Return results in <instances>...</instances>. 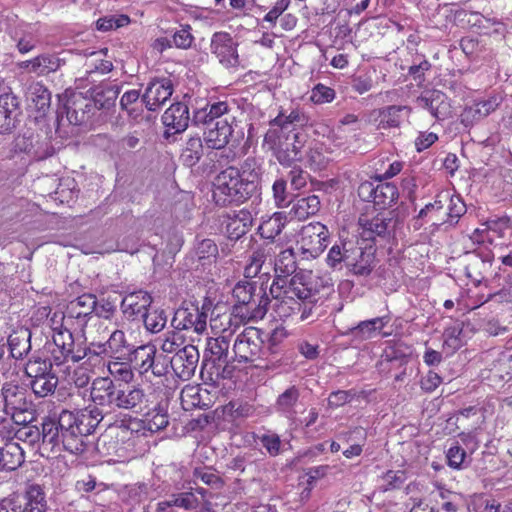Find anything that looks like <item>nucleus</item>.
Returning a JSON list of instances; mask_svg holds the SVG:
<instances>
[{"label": "nucleus", "mask_w": 512, "mask_h": 512, "mask_svg": "<svg viewBox=\"0 0 512 512\" xmlns=\"http://www.w3.org/2000/svg\"><path fill=\"white\" fill-rule=\"evenodd\" d=\"M199 356V351L194 345H186L178 350L170 359L175 375L184 381L189 380L195 373Z\"/></svg>", "instance_id": "11"}, {"label": "nucleus", "mask_w": 512, "mask_h": 512, "mask_svg": "<svg viewBox=\"0 0 512 512\" xmlns=\"http://www.w3.org/2000/svg\"><path fill=\"white\" fill-rule=\"evenodd\" d=\"M24 451L10 436L0 438V471H14L24 462Z\"/></svg>", "instance_id": "17"}, {"label": "nucleus", "mask_w": 512, "mask_h": 512, "mask_svg": "<svg viewBox=\"0 0 512 512\" xmlns=\"http://www.w3.org/2000/svg\"><path fill=\"white\" fill-rule=\"evenodd\" d=\"M439 100V95L431 100L428 98L421 99V101L424 102L425 108H427L435 118L444 119L449 114V105L443 100Z\"/></svg>", "instance_id": "55"}, {"label": "nucleus", "mask_w": 512, "mask_h": 512, "mask_svg": "<svg viewBox=\"0 0 512 512\" xmlns=\"http://www.w3.org/2000/svg\"><path fill=\"white\" fill-rule=\"evenodd\" d=\"M131 354H133V358H131V360L135 362V365L139 368L140 373H146L154 364L156 348L153 345H142L136 349L133 348Z\"/></svg>", "instance_id": "40"}, {"label": "nucleus", "mask_w": 512, "mask_h": 512, "mask_svg": "<svg viewBox=\"0 0 512 512\" xmlns=\"http://www.w3.org/2000/svg\"><path fill=\"white\" fill-rule=\"evenodd\" d=\"M490 263V259L484 260L476 255H473L465 266V273L474 283H480L483 279V270Z\"/></svg>", "instance_id": "51"}, {"label": "nucleus", "mask_w": 512, "mask_h": 512, "mask_svg": "<svg viewBox=\"0 0 512 512\" xmlns=\"http://www.w3.org/2000/svg\"><path fill=\"white\" fill-rule=\"evenodd\" d=\"M320 209V200L316 195L298 198L293 201L289 214L297 220H305L315 215Z\"/></svg>", "instance_id": "32"}, {"label": "nucleus", "mask_w": 512, "mask_h": 512, "mask_svg": "<svg viewBox=\"0 0 512 512\" xmlns=\"http://www.w3.org/2000/svg\"><path fill=\"white\" fill-rule=\"evenodd\" d=\"M233 122V119H218L216 122L203 124L204 140L208 148L219 150L229 143L233 134Z\"/></svg>", "instance_id": "13"}, {"label": "nucleus", "mask_w": 512, "mask_h": 512, "mask_svg": "<svg viewBox=\"0 0 512 512\" xmlns=\"http://www.w3.org/2000/svg\"><path fill=\"white\" fill-rule=\"evenodd\" d=\"M21 114L17 97L11 94L0 96V134L10 133Z\"/></svg>", "instance_id": "21"}, {"label": "nucleus", "mask_w": 512, "mask_h": 512, "mask_svg": "<svg viewBox=\"0 0 512 512\" xmlns=\"http://www.w3.org/2000/svg\"><path fill=\"white\" fill-rule=\"evenodd\" d=\"M28 385L31 387L35 396L45 398L55 392L58 385V378L51 372L38 379L29 380Z\"/></svg>", "instance_id": "41"}, {"label": "nucleus", "mask_w": 512, "mask_h": 512, "mask_svg": "<svg viewBox=\"0 0 512 512\" xmlns=\"http://www.w3.org/2000/svg\"><path fill=\"white\" fill-rule=\"evenodd\" d=\"M251 226V220L249 213L240 212V214L232 219L227 225V231L231 238L238 239L244 235L249 227Z\"/></svg>", "instance_id": "50"}, {"label": "nucleus", "mask_w": 512, "mask_h": 512, "mask_svg": "<svg viewBox=\"0 0 512 512\" xmlns=\"http://www.w3.org/2000/svg\"><path fill=\"white\" fill-rule=\"evenodd\" d=\"M274 268L276 273L283 277L293 274L297 269L294 250L292 248L280 250L275 259Z\"/></svg>", "instance_id": "42"}, {"label": "nucleus", "mask_w": 512, "mask_h": 512, "mask_svg": "<svg viewBox=\"0 0 512 512\" xmlns=\"http://www.w3.org/2000/svg\"><path fill=\"white\" fill-rule=\"evenodd\" d=\"M172 507H180L185 510L195 509L199 505L198 498L192 492H182L170 496Z\"/></svg>", "instance_id": "54"}, {"label": "nucleus", "mask_w": 512, "mask_h": 512, "mask_svg": "<svg viewBox=\"0 0 512 512\" xmlns=\"http://www.w3.org/2000/svg\"><path fill=\"white\" fill-rule=\"evenodd\" d=\"M12 434H15L17 439L27 442L30 445L38 443L40 441L41 435L40 430L36 426H24L18 429L16 432L13 431Z\"/></svg>", "instance_id": "60"}, {"label": "nucleus", "mask_w": 512, "mask_h": 512, "mask_svg": "<svg viewBox=\"0 0 512 512\" xmlns=\"http://www.w3.org/2000/svg\"><path fill=\"white\" fill-rule=\"evenodd\" d=\"M363 227L364 232L368 234L367 238H374L375 236L385 237L391 232L392 218L377 215L363 224Z\"/></svg>", "instance_id": "43"}, {"label": "nucleus", "mask_w": 512, "mask_h": 512, "mask_svg": "<svg viewBox=\"0 0 512 512\" xmlns=\"http://www.w3.org/2000/svg\"><path fill=\"white\" fill-rule=\"evenodd\" d=\"M183 344V337L175 331L168 332L161 345V350L165 353H176Z\"/></svg>", "instance_id": "61"}, {"label": "nucleus", "mask_w": 512, "mask_h": 512, "mask_svg": "<svg viewBox=\"0 0 512 512\" xmlns=\"http://www.w3.org/2000/svg\"><path fill=\"white\" fill-rule=\"evenodd\" d=\"M262 343L259 329L245 328L234 340L231 360L239 363L254 362L260 357Z\"/></svg>", "instance_id": "8"}, {"label": "nucleus", "mask_w": 512, "mask_h": 512, "mask_svg": "<svg viewBox=\"0 0 512 512\" xmlns=\"http://www.w3.org/2000/svg\"><path fill=\"white\" fill-rule=\"evenodd\" d=\"M449 206H448V220L452 222H457L458 219L465 214L466 212V205L461 200L459 196H449L448 199Z\"/></svg>", "instance_id": "59"}, {"label": "nucleus", "mask_w": 512, "mask_h": 512, "mask_svg": "<svg viewBox=\"0 0 512 512\" xmlns=\"http://www.w3.org/2000/svg\"><path fill=\"white\" fill-rule=\"evenodd\" d=\"M1 392L6 409H11L13 411L25 410L27 404L25 393L19 386L13 384H4Z\"/></svg>", "instance_id": "37"}, {"label": "nucleus", "mask_w": 512, "mask_h": 512, "mask_svg": "<svg viewBox=\"0 0 512 512\" xmlns=\"http://www.w3.org/2000/svg\"><path fill=\"white\" fill-rule=\"evenodd\" d=\"M28 98L32 102L33 107L40 113V116L50 108L51 93L40 82L32 83L28 88Z\"/></svg>", "instance_id": "33"}, {"label": "nucleus", "mask_w": 512, "mask_h": 512, "mask_svg": "<svg viewBox=\"0 0 512 512\" xmlns=\"http://www.w3.org/2000/svg\"><path fill=\"white\" fill-rule=\"evenodd\" d=\"M130 19L127 15H108L96 21V28L99 31L107 32L112 29L127 25Z\"/></svg>", "instance_id": "52"}, {"label": "nucleus", "mask_w": 512, "mask_h": 512, "mask_svg": "<svg viewBox=\"0 0 512 512\" xmlns=\"http://www.w3.org/2000/svg\"><path fill=\"white\" fill-rule=\"evenodd\" d=\"M15 146L19 151L33 155L34 157L41 159L42 156L38 155L34 150V139L32 135L26 136L20 135L16 138Z\"/></svg>", "instance_id": "64"}, {"label": "nucleus", "mask_w": 512, "mask_h": 512, "mask_svg": "<svg viewBox=\"0 0 512 512\" xmlns=\"http://www.w3.org/2000/svg\"><path fill=\"white\" fill-rule=\"evenodd\" d=\"M279 248V244L275 241H266L259 245L251 254L249 264L245 267V277L254 278L256 277L263 267L269 261V265L272 264V257L276 255V251Z\"/></svg>", "instance_id": "18"}, {"label": "nucleus", "mask_w": 512, "mask_h": 512, "mask_svg": "<svg viewBox=\"0 0 512 512\" xmlns=\"http://www.w3.org/2000/svg\"><path fill=\"white\" fill-rule=\"evenodd\" d=\"M105 347L108 348V350H106L108 357L117 360L127 359L133 351V346L128 342L122 330L113 331L109 339L105 342Z\"/></svg>", "instance_id": "29"}, {"label": "nucleus", "mask_w": 512, "mask_h": 512, "mask_svg": "<svg viewBox=\"0 0 512 512\" xmlns=\"http://www.w3.org/2000/svg\"><path fill=\"white\" fill-rule=\"evenodd\" d=\"M300 406V389L297 386L292 385L278 395L274 404V409L280 415L294 421L298 413V407Z\"/></svg>", "instance_id": "20"}, {"label": "nucleus", "mask_w": 512, "mask_h": 512, "mask_svg": "<svg viewBox=\"0 0 512 512\" xmlns=\"http://www.w3.org/2000/svg\"><path fill=\"white\" fill-rule=\"evenodd\" d=\"M109 373L116 379H119L120 383L129 384L133 379V372L126 363L122 362H109L108 364Z\"/></svg>", "instance_id": "56"}, {"label": "nucleus", "mask_w": 512, "mask_h": 512, "mask_svg": "<svg viewBox=\"0 0 512 512\" xmlns=\"http://www.w3.org/2000/svg\"><path fill=\"white\" fill-rule=\"evenodd\" d=\"M119 94V87L113 84H105L94 90L93 106L98 109H110L115 105Z\"/></svg>", "instance_id": "36"}, {"label": "nucleus", "mask_w": 512, "mask_h": 512, "mask_svg": "<svg viewBox=\"0 0 512 512\" xmlns=\"http://www.w3.org/2000/svg\"><path fill=\"white\" fill-rule=\"evenodd\" d=\"M213 197L217 204L225 206L231 202H244L253 194L245 188L239 169L233 166L221 171L214 179Z\"/></svg>", "instance_id": "4"}, {"label": "nucleus", "mask_w": 512, "mask_h": 512, "mask_svg": "<svg viewBox=\"0 0 512 512\" xmlns=\"http://www.w3.org/2000/svg\"><path fill=\"white\" fill-rule=\"evenodd\" d=\"M211 51L226 68H235L240 64L237 43L228 33H215L213 35Z\"/></svg>", "instance_id": "10"}, {"label": "nucleus", "mask_w": 512, "mask_h": 512, "mask_svg": "<svg viewBox=\"0 0 512 512\" xmlns=\"http://www.w3.org/2000/svg\"><path fill=\"white\" fill-rule=\"evenodd\" d=\"M256 286L249 281H239L232 290L233 298L236 304L233 307V313L243 320L253 321L262 319L267 312L268 299L260 297L256 303Z\"/></svg>", "instance_id": "5"}, {"label": "nucleus", "mask_w": 512, "mask_h": 512, "mask_svg": "<svg viewBox=\"0 0 512 512\" xmlns=\"http://www.w3.org/2000/svg\"><path fill=\"white\" fill-rule=\"evenodd\" d=\"M195 254L199 260H210L218 254V248L211 239H203L197 243Z\"/></svg>", "instance_id": "57"}, {"label": "nucleus", "mask_w": 512, "mask_h": 512, "mask_svg": "<svg viewBox=\"0 0 512 512\" xmlns=\"http://www.w3.org/2000/svg\"><path fill=\"white\" fill-rule=\"evenodd\" d=\"M230 335L231 334L209 338L206 344L204 361H210L213 364H229L233 362L229 356Z\"/></svg>", "instance_id": "23"}, {"label": "nucleus", "mask_w": 512, "mask_h": 512, "mask_svg": "<svg viewBox=\"0 0 512 512\" xmlns=\"http://www.w3.org/2000/svg\"><path fill=\"white\" fill-rule=\"evenodd\" d=\"M152 297L146 291H136L127 294L121 302V310L125 318L134 321L142 319L151 306Z\"/></svg>", "instance_id": "16"}, {"label": "nucleus", "mask_w": 512, "mask_h": 512, "mask_svg": "<svg viewBox=\"0 0 512 512\" xmlns=\"http://www.w3.org/2000/svg\"><path fill=\"white\" fill-rule=\"evenodd\" d=\"M61 65V59L51 54H42L19 64L20 68L43 76L57 71Z\"/></svg>", "instance_id": "27"}, {"label": "nucleus", "mask_w": 512, "mask_h": 512, "mask_svg": "<svg viewBox=\"0 0 512 512\" xmlns=\"http://www.w3.org/2000/svg\"><path fill=\"white\" fill-rule=\"evenodd\" d=\"M351 249L345 245H333L327 255L326 262L330 268L341 269L342 263L347 267V258L350 256Z\"/></svg>", "instance_id": "49"}, {"label": "nucleus", "mask_w": 512, "mask_h": 512, "mask_svg": "<svg viewBox=\"0 0 512 512\" xmlns=\"http://www.w3.org/2000/svg\"><path fill=\"white\" fill-rule=\"evenodd\" d=\"M314 297L312 291L304 285H298L293 278L283 292V299L273 303V311L276 317L285 320L297 315L302 308L300 300H308Z\"/></svg>", "instance_id": "6"}, {"label": "nucleus", "mask_w": 512, "mask_h": 512, "mask_svg": "<svg viewBox=\"0 0 512 512\" xmlns=\"http://www.w3.org/2000/svg\"><path fill=\"white\" fill-rule=\"evenodd\" d=\"M144 326L147 331L151 333H159L162 331L167 323L166 312L162 309L147 310L142 317Z\"/></svg>", "instance_id": "45"}, {"label": "nucleus", "mask_w": 512, "mask_h": 512, "mask_svg": "<svg viewBox=\"0 0 512 512\" xmlns=\"http://www.w3.org/2000/svg\"><path fill=\"white\" fill-rule=\"evenodd\" d=\"M229 106L226 102H215L206 104L205 107L199 108L194 112L193 122L197 125L208 124L209 122H216L218 119H233L235 118L228 114Z\"/></svg>", "instance_id": "26"}, {"label": "nucleus", "mask_w": 512, "mask_h": 512, "mask_svg": "<svg viewBox=\"0 0 512 512\" xmlns=\"http://www.w3.org/2000/svg\"><path fill=\"white\" fill-rule=\"evenodd\" d=\"M335 98V91L323 84L316 85L312 92L310 99L315 104H324L333 101Z\"/></svg>", "instance_id": "58"}, {"label": "nucleus", "mask_w": 512, "mask_h": 512, "mask_svg": "<svg viewBox=\"0 0 512 512\" xmlns=\"http://www.w3.org/2000/svg\"><path fill=\"white\" fill-rule=\"evenodd\" d=\"M53 342L56 347L52 352L53 359L57 365H60L67 361V355L71 353V349L74 347V338L68 329H55Z\"/></svg>", "instance_id": "31"}, {"label": "nucleus", "mask_w": 512, "mask_h": 512, "mask_svg": "<svg viewBox=\"0 0 512 512\" xmlns=\"http://www.w3.org/2000/svg\"><path fill=\"white\" fill-rule=\"evenodd\" d=\"M107 417L103 407L95 405L78 411L63 410L60 413V429L63 449L71 454L85 451V438L92 434L99 423Z\"/></svg>", "instance_id": "2"}, {"label": "nucleus", "mask_w": 512, "mask_h": 512, "mask_svg": "<svg viewBox=\"0 0 512 512\" xmlns=\"http://www.w3.org/2000/svg\"><path fill=\"white\" fill-rule=\"evenodd\" d=\"M360 190L368 192L369 198L379 208L391 206L398 199V189L392 183H379L375 187L372 183H364Z\"/></svg>", "instance_id": "22"}, {"label": "nucleus", "mask_w": 512, "mask_h": 512, "mask_svg": "<svg viewBox=\"0 0 512 512\" xmlns=\"http://www.w3.org/2000/svg\"><path fill=\"white\" fill-rule=\"evenodd\" d=\"M207 315L200 311L197 307L192 309L180 308L176 310L174 317L171 320V326L175 330H189L192 329L196 333H202L206 330Z\"/></svg>", "instance_id": "15"}, {"label": "nucleus", "mask_w": 512, "mask_h": 512, "mask_svg": "<svg viewBox=\"0 0 512 512\" xmlns=\"http://www.w3.org/2000/svg\"><path fill=\"white\" fill-rule=\"evenodd\" d=\"M172 93L173 84L171 79H154L148 84L145 93L142 95V102L149 111H156L171 97Z\"/></svg>", "instance_id": "12"}, {"label": "nucleus", "mask_w": 512, "mask_h": 512, "mask_svg": "<svg viewBox=\"0 0 512 512\" xmlns=\"http://www.w3.org/2000/svg\"><path fill=\"white\" fill-rule=\"evenodd\" d=\"M52 363L40 358L30 359L25 366V374L29 380H35L51 373Z\"/></svg>", "instance_id": "48"}, {"label": "nucleus", "mask_w": 512, "mask_h": 512, "mask_svg": "<svg viewBox=\"0 0 512 512\" xmlns=\"http://www.w3.org/2000/svg\"><path fill=\"white\" fill-rule=\"evenodd\" d=\"M285 226V217L282 213L277 212L270 216L268 219L263 220L258 230L260 235L267 239V241H274Z\"/></svg>", "instance_id": "39"}, {"label": "nucleus", "mask_w": 512, "mask_h": 512, "mask_svg": "<svg viewBox=\"0 0 512 512\" xmlns=\"http://www.w3.org/2000/svg\"><path fill=\"white\" fill-rule=\"evenodd\" d=\"M307 141V134L289 126L270 127L265 134L264 143L274 152L281 165L291 166L302 158L301 150Z\"/></svg>", "instance_id": "3"}, {"label": "nucleus", "mask_w": 512, "mask_h": 512, "mask_svg": "<svg viewBox=\"0 0 512 512\" xmlns=\"http://www.w3.org/2000/svg\"><path fill=\"white\" fill-rule=\"evenodd\" d=\"M258 439L271 456H276L279 454L281 441L277 434L265 433L258 436Z\"/></svg>", "instance_id": "62"}, {"label": "nucleus", "mask_w": 512, "mask_h": 512, "mask_svg": "<svg viewBox=\"0 0 512 512\" xmlns=\"http://www.w3.org/2000/svg\"><path fill=\"white\" fill-rule=\"evenodd\" d=\"M92 109L90 99L82 93H74L65 104L66 119L72 125H81L89 119Z\"/></svg>", "instance_id": "19"}, {"label": "nucleus", "mask_w": 512, "mask_h": 512, "mask_svg": "<svg viewBox=\"0 0 512 512\" xmlns=\"http://www.w3.org/2000/svg\"><path fill=\"white\" fill-rule=\"evenodd\" d=\"M239 174L245 183V188L250 190L253 195L257 194L262 174L258 161L253 157L245 159L239 169Z\"/></svg>", "instance_id": "30"}, {"label": "nucleus", "mask_w": 512, "mask_h": 512, "mask_svg": "<svg viewBox=\"0 0 512 512\" xmlns=\"http://www.w3.org/2000/svg\"><path fill=\"white\" fill-rule=\"evenodd\" d=\"M10 500H13L14 512H46L48 509L45 492L38 484L28 485L23 494Z\"/></svg>", "instance_id": "9"}, {"label": "nucleus", "mask_w": 512, "mask_h": 512, "mask_svg": "<svg viewBox=\"0 0 512 512\" xmlns=\"http://www.w3.org/2000/svg\"><path fill=\"white\" fill-rule=\"evenodd\" d=\"M194 40L193 35L191 34V27L186 25L181 27V29L177 30L171 40L166 39L169 46H176L177 48L187 49L191 46Z\"/></svg>", "instance_id": "53"}, {"label": "nucleus", "mask_w": 512, "mask_h": 512, "mask_svg": "<svg viewBox=\"0 0 512 512\" xmlns=\"http://www.w3.org/2000/svg\"><path fill=\"white\" fill-rule=\"evenodd\" d=\"M97 307V299L93 294H82L68 305V312L72 317L81 318L90 316Z\"/></svg>", "instance_id": "34"}, {"label": "nucleus", "mask_w": 512, "mask_h": 512, "mask_svg": "<svg viewBox=\"0 0 512 512\" xmlns=\"http://www.w3.org/2000/svg\"><path fill=\"white\" fill-rule=\"evenodd\" d=\"M409 112V108L407 106H396L391 105L383 108L380 111L381 124L387 127H398L402 121L401 114L402 112Z\"/></svg>", "instance_id": "47"}, {"label": "nucleus", "mask_w": 512, "mask_h": 512, "mask_svg": "<svg viewBox=\"0 0 512 512\" xmlns=\"http://www.w3.org/2000/svg\"><path fill=\"white\" fill-rule=\"evenodd\" d=\"M308 122V118L304 112L300 110H292L289 115H284L280 113L274 120L271 121L270 127H284L285 125L289 126V129H298L297 127H302L306 125Z\"/></svg>", "instance_id": "44"}, {"label": "nucleus", "mask_w": 512, "mask_h": 512, "mask_svg": "<svg viewBox=\"0 0 512 512\" xmlns=\"http://www.w3.org/2000/svg\"><path fill=\"white\" fill-rule=\"evenodd\" d=\"M203 156V143L199 136H192L184 144L180 160L187 167L196 165Z\"/></svg>", "instance_id": "35"}, {"label": "nucleus", "mask_w": 512, "mask_h": 512, "mask_svg": "<svg viewBox=\"0 0 512 512\" xmlns=\"http://www.w3.org/2000/svg\"><path fill=\"white\" fill-rule=\"evenodd\" d=\"M30 332L22 330L9 336L8 344L10 353L15 359H22L31 349Z\"/></svg>", "instance_id": "38"}, {"label": "nucleus", "mask_w": 512, "mask_h": 512, "mask_svg": "<svg viewBox=\"0 0 512 512\" xmlns=\"http://www.w3.org/2000/svg\"><path fill=\"white\" fill-rule=\"evenodd\" d=\"M189 108L182 102L172 104L162 115L163 124L174 133L184 132L189 124Z\"/></svg>", "instance_id": "24"}, {"label": "nucleus", "mask_w": 512, "mask_h": 512, "mask_svg": "<svg viewBox=\"0 0 512 512\" xmlns=\"http://www.w3.org/2000/svg\"><path fill=\"white\" fill-rule=\"evenodd\" d=\"M40 435V440L42 441V449L44 451H50L52 453L60 452V445H62L60 417L57 421L51 418L44 419L42 423V429L40 430Z\"/></svg>", "instance_id": "25"}, {"label": "nucleus", "mask_w": 512, "mask_h": 512, "mask_svg": "<svg viewBox=\"0 0 512 512\" xmlns=\"http://www.w3.org/2000/svg\"><path fill=\"white\" fill-rule=\"evenodd\" d=\"M499 105V101L497 97H491L487 100H482L479 102H476L474 105L469 107L466 112L465 116L469 117L471 116L475 120H479L481 118H484L488 116L491 112H493Z\"/></svg>", "instance_id": "46"}, {"label": "nucleus", "mask_w": 512, "mask_h": 512, "mask_svg": "<svg viewBox=\"0 0 512 512\" xmlns=\"http://www.w3.org/2000/svg\"><path fill=\"white\" fill-rule=\"evenodd\" d=\"M90 397L95 405L103 407L107 416L122 411L138 413L146 402V394L142 388L117 383L109 377H98L93 380Z\"/></svg>", "instance_id": "1"}, {"label": "nucleus", "mask_w": 512, "mask_h": 512, "mask_svg": "<svg viewBox=\"0 0 512 512\" xmlns=\"http://www.w3.org/2000/svg\"><path fill=\"white\" fill-rule=\"evenodd\" d=\"M377 265L375 251L370 247L363 249L360 247L352 248L350 256L347 258L348 271L357 277H367L371 274Z\"/></svg>", "instance_id": "14"}, {"label": "nucleus", "mask_w": 512, "mask_h": 512, "mask_svg": "<svg viewBox=\"0 0 512 512\" xmlns=\"http://www.w3.org/2000/svg\"><path fill=\"white\" fill-rule=\"evenodd\" d=\"M328 228L320 222H312L302 227L300 232V250L306 258H317L328 245Z\"/></svg>", "instance_id": "7"}, {"label": "nucleus", "mask_w": 512, "mask_h": 512, "mask_svg": "<svg viewBox=\"0 0 512 512\" xmlns=\"http://www.w3.org/2000/svg\"><path fill=\"white\" fill-rule=\"evenodd\" d=\"M466 458L465 450L459 445L451 446L447 451L448 465L452 468L459 469Z\"/></svg>", "instance_id": "63"}, {"label": "nucleus", "mask_w": 512, "mask_h": 512, "mask_svg": "<svg viewBox=\"0 0 512 512\" xmlns=\"http://www.w3.org/2000/svg\"><path fill=\"white\" fill-rule=\"evenodd\" d=\"M387 323V318L376 317L361 321L357 326L350 328L345 334L355 341H364L374 337Z\"/></svg>", "instance_id": "28"}]
</instances>
